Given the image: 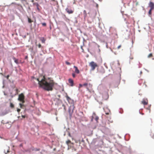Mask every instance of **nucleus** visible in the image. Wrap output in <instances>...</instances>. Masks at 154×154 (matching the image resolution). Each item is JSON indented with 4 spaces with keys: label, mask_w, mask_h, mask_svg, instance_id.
<instances>
[{
    "label": "nucleus",
    "mask_w": 154,
    "mask_h": 154,
    "mask_svg": "<svg viewBox=\"0 0 154 154\" xmlns=\"http://www.w3.org/2000/svg\"><path fill=\"white\" fill-rule=\"evenodd\" d=\"M38 82L39 87L47 91H52L54 86V81L49 77L41 75L38 78H33Z\"/></svg>",
    "instance_id": "f257e3e1"
},
{
    "label": "nucleus",
    "mask_w": 154,
    "mask_h": 154,
    "mask_svg": "<svg viewBox=\"0 0 154 154\" xmlns=\"http://www.w3.org/2000/svg\"><path fill=\"white\" fill-rule=\"evenodd\" d=\"M9 92L11 97V98H13L17 94L18 90L15 88V85L13 84L10 85V88L9 89Z\"/></svg>",
    "instance_id": "f03ea898"
},
{
    "label": "nucleus",
    "mask_w": 154,
    "mask_h": 154,
    "mask_svg": "<svg viewBox=\"0 0 154 154\" xmlns=\"http://www.w3.org/2000/svg\"><path fill=\"white\" fill-rule=\"evenodd\" d=\"M17 100L20 102H21L22 103H25V96L23 93L19 95L18 98Z\"/></svg>",
    "instance_id": "7ed1b4c3"
},
{
    "label": "nucleus",
    "mask_w": 154,
    "mask_h": 154,
    "mask_svg": "<svg viewBox=\"0 0 154 154\" xmlns=\"http://www.w3.org/2000/svg\"><path fill=\"white\" fill-rule=\"evenodd\" d=\"M74 107L73 105L70 106L69 108L68 112L69 114V117L71 118L72 117V114L73 112Z\"/></svg>",
    "instance_id": "20e7f679"
},
{
    "label": "nucleus",
    "mask_w": 154,
    "mask_h": 154,
    "mask_svg": "<svg viewBox=\"0 0 154 154\" xmlns=\"http://www.w3.org/2000/svg\"><path fill=\"white\" fill-rule=\"evenodd\" d=\"M90 64L91 67V69L92 70H94L97 66V65L93 61L91 62Z\"/></svg>",
    "instance_id": "39448f33"
},
{
    "label": "nucleus",
    "mask_w": 154,
    "mask_h": 154,
    "mask_svg": "<svg viewBox=\"0 0 154 154\" xmlns=\"http://www.w3.org/2000/svg\"><path fill=\"white\" fill-rule=\"evenodd\" d=\"M9 111L6 110H5L3 111L1 114H0V116H4L9 113Z\"/></svg>",
    "instance_id": "423d86ee"
},
{
    "label": "nucleus",
    "mask_w": 154,
    "mask_h": 154,
    "mask_svg": "<svg viewBox=\"0 0 154 154\" xmlns=\"http://www.w3.org/2000/svg\"><path fill=\"white\" fill-rule=\"evenodd\" d=\"M9 147L8 146L5 147V149H4V152L5 154H7V153H8L9 152Z\"/></svg>",
    "instance_id": "0eeeda50"
},
{
    "label": "nucleus",
    "mask_w": 154,
    "mask_h": 154,
    "mask_svg": "<svg viewBox=\"0 0 154 154\" xmlns=\"http://www.w3.org/2000/svg\"><path fill=\"white\" fill-rule=\"evenodd\" d=\"M65 10L67 13L69 14H72L74 12L73 10L69 8H66Z\"/></svg>",
    "instance_id": "6e6552de"
},
{
    "label": "nucleus",
    "mask_w": 154,
    "mask_h": 154,
    "mask_svg": "<svg viewBox=\"0 0 154 154\" xmlns=\"http://www.w3.org/2000/svg\"><path fill=\"white\" fill-rule=\"evenodd\" d=\"M149 7L150 8L154 9V3L150 1L148 4Z\"/></svg>",
    "instance_id": "1a4fd4ad"
},
{
    "label": "nucleus",
    "mask_w": 154,
    "mask_h": 154,
    "mask_svg": "<svg viewBox=\"0 0 154 154\" xmlns=\"http://www.w3.org/2000/svg\"><path fill=\"white\" fill-rule=\"evenodd\" d=\"M68 82L70 84V85L71 86H73L74 85V82L73 80L71 79H69L68 80Z\"/></svg>",
    "instance_id": "9d476101"
},
{
    "label": "nucleus",
    "mask_w": 154,
    "mask_h": 154,
    "mask_svg": "<svg viewBox=\"0 0 154 154\" xmlns=\"http://www.w3.org/2000/svg\"><path fill=\"white\" fill-rule=\"evenodd\" d=\"M153 9L150 8L148 12V15L149 17H151L152 14V11ZM151 19H152V18H151Z\"/></svg>",
    "instance_id": "9b49d317"
},
{
    "label": "nucleus",
    "mask_w": 154,
    "mask_h": 154,
    "mask_svg": "<svg viewBox=\"0 0 154 154\" xmlns=\"http://www.w3.org/2000/svg\"><path fill=\"white\" fill-rule=\"evenodd\" d=\"M73 67L75 68V72L77 74H79L80 72V71L78 69L77 67L74 66Z\"/></svg>",
    "instance_id": "f8f14e48"
},
{
    "label": "nucleus",
    "mask_w": 154,
    "mask_h": 154,
    "mask_svg": "<svg viewBox=\"0 0 154 154\" xmlns=\"http://www.w3.org/2000/svg\"><path fill=\"white\" fill-rule=\"evenodd\" d=\"M130 135L128 134H126L125 136V139L126 140H128L130 138Z\"/></svg>",
    "instance_id": "ddd939ff"
},
{
    "label": "nucleus",
    "mask_w": 154,
    "mask_h": 154,
    "mask_svg": "<svg viewBox=\"0 0 154 154\" xmlns=\"http://www.w3.org/2000/svg\"><path fill=\"white\" fill-rule=\"evenodd\" d=\"M13 59L14 60V62L16 63L17 64H18L19 63L18 60V59H16L15 57H13Z\"/></svg>",
    "instance_id": "4468645a"
},
{
    "label": "nucleus",
    "mask_w": 154,
    "mask_h": 154,
    "mask_svg": "<svg viewBox=\"0 0 154 154\" xmlns=\"http://www.w3.org/2000/svg\"><path fill=\"white\" fill-rule=\"evenodd\" d=\"M23 4L24 5H25V4H27L28 3L26 2V0H21Z\"/></svg>",
    "instance_id": "2eb2a0df"
},
{
    "label": "nucleus",
    "mask_w": 154,
    "mask_h": 154,
    "mask_svg": "<svg viewBox=\"0 0 154 154\" xmlns=\"http://www.w3.org/2000/svg\"><path fill=\"white\" fill-rule=\"evenodd\" d=\"M40 40L42 43H45V39L44 37H42L40 38Z\"/></svg>",
    "instance_id": "dca6fc26"
},
{
    "label": "nucleus",
    "mask_w": 154,
    "mask_h": 154,
    "mask_svg": "<svg viewBox=\"0 0 154 154\" xmlns=\"http://www.w3.org/2000/svg\"><path fill=\"white\" fill-rule=\"evenodd\" d=\"M96 116V114L95 112H93V116H91V122H92L94 116Z\"/></svg>",
    "instance_id": "f3484780"
},
{
    "label": "nucleus",
    "mask_w": 154,
    "mask_h": 154,
    "mask_svg": "<svg viewBox=\"0 0 154 154\" xmlns=\"http://www.w3.org/2000/svg\"><path fill=\"white\" fill-rule=\"evenodd\" d=\"M69 130V128L67 129H66V132L67 133V134L70 137H71V134H70V133L68 131V130Z\"/></svg>",
    "instance_id": "a211bd4d"
},
{
    "label": "nucleus",
    "mask_w": 154,
    "mask_h": 154,
    "mask_svg": "<svg viewBox=\"0 0 154 154\" xmlns=\"http://www.w3.org/2000/svg\"><path fill=\"white\" fill-rule=\"evenodd\" d=\"M142 103L144 105H146L147 104V102H146L145 100H143L142 101Z\"/></svg>",
    "instance_id": "6ab92c4d"
},
{
    "label": "nucleus",
    "mask_w": 154,
    "mask_h": 154,
    "mask_svg": "<svg viewBox=\"0 0 154 154\" xmlns=\"http://www.w3.org/2000/svg\"><path fill=\"white\" fill-rule=\"evenodd\" d=\"M57 102L58 103H62V100L59 98H57Z\"/></svg>",
    "instance_id": "aec40b11"
},
{
    "label": "nucleus",
    "mask_w": 154,
    "mask_h": 154,
    "mask_svg": "<svg viewBox=\"0 0 154 154\" xmlns=\"http://www.w3.org/2000/svg\"><path fill=\"white\" fill-rule=\"evenodd\" d=\"M83 14L84 15V17H86L87 16V13L85 10H84L83 11Z\"/></svg>",
    "instance_id": "412c9836"
},
{
    "label": "nucleus",
    "mask_w": 154,
    "mask_h": 154,
    "mask_svg": "<svg viewBox=\"0 0 154 154\" xmlns=\"http://www.w3.org/2000/svg\"><path fill=\"white\" fill-rule=\"evenodd\" d=\"M152 56V53L150 54L147 56L148 58H149Z\"/></svg>",
    "instance_id": "4be33fe9"
},
{
    "label": "nucleus",
    "mask_w": 154,
    "mask_h": 154,
    "mask_svg": "<svg viewBox=\"0 0 154 154\" xmlns=\"http://www.w3.org/2000/svg\"><path fill=\"white\" fill-rule=\"evenodd\" d=\"M10 106L11 108H13L14 107V105L12 103H10Z\"/></svg>",
    "instance_id": "5701e85b"
},
{
    "label": "nucleus",
    "mask_w": 154,
    "mask_h": 154,
    "mask_svg": "<svg viewBox=\"0 0 154 154\" xmlns=\"http://www.w3.org/2000/svg\"><path fill=\"white\" fill-rule=\"evenodd\" d=\"M25 152H28L29 153H30L31 152L29 148L28 149L25 150Z\"/></svg>",
    "instance_id": "b1692460"
},
{
    "label": "nucleus",
    "mask_w": 154,
    "mask_h": 154,
    "mask_svg": "<svg viewBox=\"0 0 154 154\" xmlns=\"http://www.w3.org/2000/svg\"><path fill=\"white\" fill-rule=\"evenodd\" d=\"M66 99H67V100L68 101H69V100H71V99L68 96H67L66 97Z\"/></svg>",
    "instance_id": "393cba45"
},
{
    "label": "nucleus",
    "mask_w": 154,
    "mask_h": 154,
    "mask_svg": "<svg viewBox=\"0 0 154 154\" xmlns=\"http://www.w3.org/2000/svg\"><path fill=\"white\" fill-rule=\"evenodd\" d=\"M84 142H85V141L83 138H82L81 140V139H80L79 140V142L80 144L81 143V142H82L84 143Z\"/></svg>",
    "instance_id": "a878e982"
},
{
    "label": "nucleus",
    "mask_w": 154,
    "mask_h": 154,
    "mask_svg": "<svg viewBox=\"0 0 154 154\" xmlns=\"http://www.w3.org/2000/svg\"><path fill=\"white\" fill-rule=\"evenodd\" d=\"M40 150V149L39 148H35L34 151H39Z\"/></svg>",
    "instance_id": "bb28decb"
},
{
    "label": "nucleus",
    "mask_w": 154,
    "mask_h": 154,
    "mask_svg": "<svg viewBox=\"0 0 154 154\" xmlns=\"http://www.w3.org/2000/svg\"><path fill=\"white\" fill-rule=\"evenodd\" d=\"M32 22V20H31V19L30 18H28V22L29 23H31Z\"/></svg>",
    "instance_id": "cd10ccee"
},
{
    "label": "nucleus",
    "mask_w": 154,
    "mask_h": 154,
    "mask_svg": "<svg viewBox=\"0 0 154 154\" xmlns=\"http://www.w3.org/2000/svg\"><path fill=\"white\" fill-rule=\"evenodd\" d=\"M95 116L96 117L95 118V119L97 122L98 120L99 119V117L98 116Z\"/></svg>",
    "instance_id": "c85d7f7f"
},
{
    "label": "nucleus",
    "mask_w": 154,
    "mask_h": 154,
    "mask_svg": "<svg viewBox=\"0 0 154 154\" xmlns=\"http://www.w3.org/2000/svg\"><path fill=\"white\" fill-rule=\"evenodd\" d=\"M34 148L33 147H31L30 148H29L30 150V151L31 152V151H34Z\"/></svg>",
    "instance_id": "c756f323"
},
{
    "label": "nucleus",
    "mask_w": 154,
    "mask_h": 154,
    "mask_svg": "<svg viewBox=\"0 0 154 154\" xmlns=\"http://www.w3.org/2000/svg\"><path fill=\"white\" fill-rule=\"evenodd\" d=\"M88 83H84L83 85V86H84L85 87H86L88 85Z\"/></svg>",
    "instance_id": "7c9ffc66"
},
{
    "label": "nucleus",
    "mask_w": 154,
    "mask_h": 154,
    "mask_svg": "<svg viewBox=\"0 0 154 154\" xmlns=\"http://www.w3.org/2000/svg\"><path fill=\"white\" fill-rule=\"evenodd\" d=\"M65 63L67 65H70V63L67 61H66Z\"/></svg>",
    "instance_id": "2f4dec72"
},
{
    "label": "nucleus",
    "mask_w": 154,
    "mask_h": 154,
    "mask_svg": "<svg viewBox=\"0 0 154 154\" xmlns=\"http://www.w3.org/2000/svg\"><path fill=\"white\" fill-rule=\"evenodd\" d=\"M75 20L74 23H78V20L77 19V18L76 17H75Z\"/></svg>",
    "instance_id": "473e14b6"
},
{
    "label": "nucleus",
    "mask_w": 154,
    "mask_h": 154,
    "mask_svg": "<svg viewBox=\"0 0 154 154\" xmlns=\"http://www.w3.org/2000/svg\"><path fill=\"white\" fill-rule=\"evenodd\" d=\"M42 25L43 26H46V23H42Z\"/></svg>",
    "instance_id": "72a5a7b5"
},
{
    "label": "nucleus",
    "mask_w": 154,
    "mask_h": 154,
    "mask_svg": "<svg viewBox=\"0 0 154 154\" xmlns=\"http://www.w3.org/2000/svg\"><path fill=\"white\" fill-rule=\"evenodd\" d=\"M120 110L119 111V113H122L123 112V109L122 108H120Z\"/></svg>",
    "instance_id": "f704fd0d"
},
{
    "label": "nucleus",
    "mask_w": 154,
    "mask_h": 154,
    "mask_svg": "<svg viewBox=\"0 0 154 154\" xmlns=\"http://www.w3.org/2000/svg\"><path fill=\"white\" fill-rule=\"evenodd\" d=\"M83 86V85L82 84H80L79 85V88H81Z\"/></svg>",
    "instance_id": "c9c22d12"
},
{
    "label": "nucleus",
    "mask_w": 154,
    "mask_h": 154,
    "mask_svg": "<svg viewBox=\"0 0 154 154\" xmlns=\"http://www.w3.org/2000/svg\"><path fill=\"white\" fill-rule=\"evenodd\" d=\"M3 86L2 87V88H5V84H4V80H3Z\"/></svg>",
    "instance_id": "e433bc0d"
},
{
    "label": "nucleus",
    "mask_w": 154,
    "mask_h": 154,
    "mask_svg": "<svg viewBox=\"0 0 154 154\" xmlns=\"http://www.w3.org/2000/svg\"><path fill=\"white\" fill-rule=\"evenodd\" d=\"M72 77L73 78L75 77L76 75H75V73H72Z\"/></svg>",
    "instance_id": "4c0bfd02"
},
{
    "label": "nucleus",
    "mask_w": 154,
    "mask_h": 154,
    "mask_svg": "<svg viewBox=\"0 0 154 154\" xmlns=\"http://www.w3.org/2000/svg\"><path fill=\"white\" fill-rule=\"evenodd\" d=\"M62 106L63 107V109H64V110L65 111L66 110V108H65V105L64 104H62Z\"/></svg>",
    "instance_id": "58836bf2"
},
{
    "label": "nucleus",
    "mask_w": 154,
    "mask_h": 154,
    "mask_svg": "<svg viewBox=\"0 0 154 154\" xmlns=\"http://www.w3.org/2000/svg\"><path fill=\"white\" fill-rule=\"evenodd\" d=\"M139 63L140 64V65L139 66L138 68H140L141 67V66H142V64H140L139 62Z\"/></svg>",
    "instance_id": "ea45409f"
},
{
    "label": "nucleus",
    "mask_w": 154,
    "mask_h": 154,
    "mask_svg": "<svg viewBox=\"0 0 154 154\" xmlns=\"http://www.w3.org/2000/svg\"><path fill=\"white\" fill-rule=\"evenodd\" d=\"M20 111V109L19 108H17V111L18 112H19Z\"/></svg>",
    "instance_id": "a19ab883"
},
{
    "label": "nucleus",
    "mask_w": 154,
    "mask_h": 154,
    "mask_svg": "<svg viewBox=\"0 0 154 154\" xmlns=\"http://www.w3.org/2000/svg\"><path fill=\"white\" fill-rule=\"evenodd\" d=\"M38 47L39 48H41L42 47V45L40 44H39L38 45Z\"/></svg>",
    "instance_id": "79ce46f5"
},
{
    "label": "nucleus",
    "mask_w": 154,
    "mask_h": 154,
    "mask_svg": "<svg viewBox=\"0 0 154 154\" xmlns=\"http://www.w3.org/2000/svg\"><path fill=\"white\" fill-rule=\"evenodd\" d=\"M26 116L25 115H22V117L23 118H25Z\"/></svg>",
    "instance_id": "37998d69"
},
{
    "label": "nucleus",
    "mask_w": 154,
    "mask_h": 154,
    "mask_svg": "<svg viewBox=\"0 0 154 154\" xmlns=\"http://www.w3.org/2000/svg\"><path fill=\"white\" fill-rule=\"evenodd\" d=\"M11 127V125H8V127H7V128H9L10 127Z\"/></svg>",
    "instance_id": "c03bdc74"
},
{
    "label": "nucleus",
    "mask_w": 154,
    "mask_h": 154,
    "mask_svg": "<svg viewBox=\"0 0 154 154\" xmlns=\"http://www.w3.org/2000/svg\"><path fill=\"white\" fill-rule=\"evenodd\" d=\"M106 47L107 48H109L108 46V45H107V43H106Z\"/></svg>",
    "instance_id": "a18cd8bd"
},
{
    "label": "nucleus",
    "mask_w": 154,
    "mask_h": 154,
    "mask_svg": "<svg viewBox=\"0 0 154 154\" xmlns=\"http://www.w3.org/2000/svg\"><path fill=\"white\" fill-rule=\"evenodd\" d=\"M28 58V56H26L25 57V59H26H26H27Z\"/></svg>",
    "instance_id": "49530a36"
},
{
    "label": "nucleus",
    "mask_w": 154,
    "mask_h": 154,
    "mask_svg": "<svg viewBox=\"0 0 154 154\" xmlns=\"http://www.w3.org/2000/svg\"><path fill=\"white\" fill-rule=\"evenodd\" d=\"M121 47V45H119L117 47L118 49H119Z\"/></svg>",
    "instance_id": "de8ad7c7"
},
{
    "label": "nucleus",
    "mask_w": 154,
    "mask_h": 154,
    "mask_svg": "<svg viewBox=\"0 0 154 154\" xmlns=\"http://www.w3.org/2000/svg\"><path fill=\"white\" fill-rule=\"evenodd\" d=\"M36 5L37 7H39V6L38 4V3L37 4H36Z\"/></svg>",
    "instance_id": "09e8293b"
},
{
    "label": "nucleus",
    "mask_w": 154,
    "mask_h": 154,
    "mask_svg": "<svg viewBox=\"0 0 154 154\" xmlns=\"http://www.w3.org/2000/svg\"><path fill=\"white\" fill-rule=\"evenodd\" d=\"M19 105H20V107H21V106L23 105V104L22 103H19Z\"/></svg>",
    "instance_id": "8fccbe9b"
},
{
    "label": "nucleus",
    "mask_w": 154,
    "mask_h": 154,
    "mask_svg": "<svg viewBox=\"0 0 154 154\" xmlns=\"http://www.w3.org/2000/svg\"><path fill=\"white\" fill-rule=\"evenodd\" d=\"M9 75H7V76H6V78L7 79H8L9 78Z\"/></svg>",
    "instance_id": "3c124183"
},
{
    "label": "nucleus",
    "mask_w": 154,
    "mask_h": 154,
    "mask_svg": "<svg viewBox=\"0 0 154 154\" xmlns=\"http://www.w3.org/2000/svg\"><path fill=\"white\" fill-rule=\"evenodd\" d=\"M37 9L39 11L40 10V9L38 7H37Z\"/></svg>",
    "instance_id": "603ef678"
},
{
    "label": "nucleus",
    "mask_w": 154,
    "mask_h": 154,
    "mask_svg": "<svg viewBox=\"0 0 154 154\" xmlns=\"http://www.w3.org/2000/svg\"><path fill=\"white\" fill-rule=\"evenodd\" d=\"M34 26H36V21L35 20L34 22Z\"/></svg>",
    "instance_id": "864d4df0"
},
{
    "label": "nucleus",
    "mask_w": 154,
    "mask_h": 154,
    "mask_svg": "<svg viewBox=\"0 0 154 154\" xmlns=\"http://www.w3.org/2000/svg\"><path fill=\"white\" fill-rule=\"evenodd\" d=\"M139 113L140 114H142V115H143L144 114L143 113H141V112L140 111H139Z\"/></svg>",
    "instance_id": "5fc2aeb1"
},
{
    "label": "nucleus",
    "mask_w": 154,
    "mask_h": 154,
    "mask_svg": "<svg viewBox=\"0 0 154 154\" xmlns=\"http://www.w3.org/2000/svg\"><path fill=\"white\" fill-rule=\"evenodd\" d=\"M37 3H36V2H34V3H33V5H36V4H37Z\"/></svg>",
    "instance_id": "6e6d98bb"
},
{
    "label": "nucleus",
    "mask_w": 154,
    "mask_h": 154,
    "mask_svg": "<svg viewBox=\"0 0 154 154\" xmlns=\"http://www.w3.org/2000/svg\"><path fill=\"white\" fill-rule=\"evenodd\" d=\"M20 147H22L23 146V144L22 143H21L20 144Z\"/></svg>",
    "instance_id": "4d7b16f0"
},
{
    "label": "nucleus",
    "mask_w": 154,
    "mask_h": 154,
    "mask_svg": "<svg viewBox=\"0 0 154 154\" xmlns=\"http://www.w3.org/2000/svg\"><path fill=\"white\" fill-rule=\"evenodd\" d=\"M96 7L97 8H98V5L97 4H96Z\"/></svg>",
    "instance_id": "13d9d810"
},
{
    "label": "nucleus",
    "mask_w": 154,
    "mask_h": 154,
    "mask_svg": "<svg viewBox=\"0 0 154 154\" xmlns=\"http://www.w3.org/2000/svg\"><path fill=\"white\" fill-rule=\"evenodd\" d=\"M120 76H121V75H120L119 79V82H120V80H121V77H120Z\"/></svg>",
    "instance_id": "bf43d9fd"
},
{
    "label": "nucleus",
    "mask_w": 154,
    "mask_h": 154,
    "mask_svg": "<svg viewBox=\"0 0 154 154\" xmlns=\"http://www.w3.org/2000/svg\"><path fill=\"white\" fill-rule=\"evenodd\" d=\"M109 48L111 50V51H112V52H113V51H112V49L110 48Z\"/></svg>",
    "instance_id": "052dcab7"
},
{
    "label": "nucleus",
    "mask_w": 154,
    "mask_h": 154,
    "mask_svg": "<svg viewBox=\"0 0 154 154\" xmlns=\"http://www.w3.org/2000/svg\"><path fill=\"white\" fill-rule=\"evenodd\" d=\"M142 8H143V10H145V8H144L143 7H142Z\"/></svg>",
    "instance_id": "680f3d73"
},
{
    "label": "nucleus",
    "mask_w": 154,
    "mask_h": 154,
    "mask_svg": "<svg viewBox=\"0 0 154 154\" xmlns=\"http://www.w3.org/2000/svg\"><path fill=\"white\" fill-rule=\"evenodd\" d=\"M142 71H141L140 72V75L141 74H142Z\"/></svg>",
    "instance_id": "e2e57ef3"
},
{
    "label": "nucleus",
    "mask_w": 154,
    "mask_h": 154,
    "mask_svg": "<svg viewBox=\"0 0 154 154\" xmlns=\"http://www.w3.org/2000/svg\"><path fill=\"white\" fill-rule=\"evenodd\" d=\"M24 38H25L26 37V35H24L23 37Z\"/></svg>",
    "instance_id": "0e129e2a"
},
{
    "label": "nucleus",
    "mask_w": 154,
    "mask_h": 154,
    "mask_svg": "<svg viewBox=\"0 0 154 154\" xmlns=\"http://www.w3.org/2000/svg\"><path fill=\"white\" fill-rule=\"evenodd\" d=\"M81 48L82 50H83V49L82 48V46H81Z\"/></svg>",
    "instance_id": "69168bd1"
},
{
    "label": "nucleus",
    "mask_w": 154,
    "mask_h": 154,
    "mask_svg": "<svg viewBox=\"0 0 154 154\" xmlns=\"http://www.w3.org/2000/svg\"><path fill=\"white\" fill-rule=\"evenodd\" d=\"M57 97H60V95H57Z\"/></svg>",
    "instance_id": "338daca9"
},
{
    "label": "nucleus",
    "mask_w": 154,
    "mask_h": 154,
    "mask_svg": "<svg viewBox=\"0 0 154 154\" xmlns=\"http://www.w3.org/2000/svg\"><path fill=\"white\" fill-rule=\"evenodd\" d=\"M152 138L154 139V135L152 136Z\"/></svg>",
    "instance_id": "774afa93"
}]
</instances>
